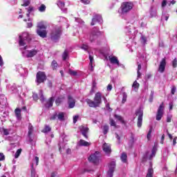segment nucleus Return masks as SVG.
Returning a JSON list of instances; mask_svg holds the SVG:
<instances>
[{
  "instance_id": "obj_36",
  "label": "nucleus",
  "mask_w": 177,
  "mask_h": 177,
  "mask_svg": "<svg viewBox=\"0 0 177 177\" xmlns=\"http://www.w3.org/2000/svg\"><path fill=\"white\" fill-rule=\"evenodd\" d=\"M63 100H64V97H58L55 100V103H56L57 106H59V104H60V103H62V102H63Z\"/></svg>"
},
{
  "instance_id": "obj_3",
  "label": "nucleus",
  "mask_w": 177,
  "mask_h": 177,
  "mask_svg": "<svg viewBox=\"0 0 177 177\" xmlns=\"http://www.w3.org/2000/svg\"><path fill=\"white\" fill-rule=\"evenodd\" d=\"M62 26H55L51 31L50 38L52 41H57L60 38L62 32Z\"/></svg>"
},
{
  "instance_id": "obj_61",
  "label": "nucleus",
  "mask_w": 177,
  "mask_h": 177,
  "mask_svg": "<svg viewBox=\"0 0 177 177\" xmlns=\"http://www.w3.org/2000/svg\"><path fill=\"white\" fill-rule=\"evenodd\" d=\"M0 66L2 67L3 66V59H2V56L0 55Z\"/></svg>"
},
{
  "instance_id": "obj_21",
  "label": "nucleus",
  "mask_w": 177,
  "mask_h": 177,
  "mask_svg": "<svg viewBox=\"0 0 177 177\" xmlns=\"http://www.w3.org/2000/svg\"><path fill=\"white\" fill-rule=\"evenodd\" d=\"M156 153H157V148L153 147L151 151V154L149 156V152H147L145 157L149 158V160H151L153 157H156Z\"/></svg>"
},
{
  "instance_id": "obj_47",
  "label": "nucleus",
  "mask_w": 177,
  "mask_h": 177,
  "mask_svg": "<svg viewBox=\"0 0 177 177\" xmlns=\"http://www.w3.org/2000/svg\"><path fill=\"white\" fill-rule=\"evenodd\" d=\"M69 74H70L71 75L75 76V75H77V71H73V70H71V69H69Z\"/></svg>"
},
{
  "instance_id": "obj_58",
  "label": "nucleus",
  "mask_w": 177,
  "mask_h": 177,
  "mask_svg": "<svg viewBox=\"0 0 177 177\" xmlns=\"http://www.w3.org/2000/svg\"><path fill=\"white\" fill-rule=\"evenodd\" d=\"M24 3L22 4V6H28V5H30V1H26V0H24Z\"/></svg>"
},
{
  "instance_id": "obj_32",
  "label": "nucleus",
  "mask_w": 177,
  "mask_h": 177,
  "mask_svg": "<svg viewBox=\"0 0 177 177\" xmlns=\"http://www.w3.org/2000/svg\"><path fill=\"white\" fill-rule=\"evenodd\" d=\"M154 173V171L152 168H149L148 169V172L147 174V177H153V174Z\"/></svg>"
},
{
  "instance_id": "obj_11",
  "label": "nucleus",
  "mask_w": 177,
  "mask_h": 177,
  "mask_svg": "<svg viewBox=\"0 0 177 177\" xmlns=\"http://www.w3.org/2000/svg\"><path fill=\"white\" fill-rule=\"evenodd\" d=\"M136 115H138L137 125L138 128L142 127V122H143V110L138 109L136 112Z\"/></svg>"
},
{
  "instance_id": "obj_5",
  "label": "nucleus",
  "mask_w": 177,
  "mask_h": 177,
  "mask_svg": "<svg viewBox=\"0 0 177 177\" xmlns=\"http://www.w3.org/2000/svg\"><path fill=\"white\" fill-rule=\"evenodd\" d=\"M27 42H30V35L27 32H24L19 35V46H26Z\"/></svg>"
},
{
  "instance_id": "obj_43",
  "label": "nucleus",
  "mask_w": 177,
  "mask_h": 177,
  "mask_svg": "<svg viewBox=\"0 0 177 177\" xmlns=\"http://www.w3.org/2000/svg\"><path fill=\"white\" fill-rule=\"evenodd\" d=\"M151 132H153V129L151 127L147 136L148 140H150V138H151Z\"/></svg>"
},
{
  "instance_id": "obj_54",
  "label": "nucleus",
  "mask_w": 177,
  "mask_h": 177,
  "mask_svg": "<svg viewBox=\"0 0 177 177\" xmlns=\"http://www.w3.org/2000/svg\"><path fill=\"white\" fill-rule=\"evenodd\" d=\"M28 136H30L32 133V126L30 125L28 127Z\"/></svg>"
},
{
  "instance_id": "obj_12",
  "label": "nucleus",
  "mask_w": 177,
  "mask_h": 177,
  "mask_svg": "<svg viewBox=\"0 0 177 177\" xmlns=\"http://www.w3.org/2000/svg\"><path fill=\"white\" fill-rule=\"evenodd\" d=\"M57 118L59 121H64V112L55 113L50 118V120H56Z\"/></svg>"
},
{
  "instance_id": "obj_28",
  "label": "nucleus",
  "mask_w": 177,
  "mask_h": 177,
  "mask_svg": "<svg viewBox=\"0 0 177 177\" xmlns=\"http://www.w3.org/2000/svg\"><path fill=\"white\" fill-rule=\"evenodd\" d=\"M28 13L26 14L27 17H30V15L34 12V7L29 6L26 8Z\"/></svg>"
},
{
  "instance_id": "obj_57",
  "label": "nucleus",
  "mask_w": 177,
  "mask_h": 177,
  "mask_svg": "<svg viewBox=\"0 0 177 177\" xmlns=\"http://www.w3.org/2000/svg\"><path fill=\"white\" fill-rule=\"evenodd\" d=\"M89 60H90V64L92 67V64H93V57H92V55H89Z\"/></svg>"
},
{
  "instance_id": "obj_6",
  "label": "nucleus",
  "mask_w": 177,
  "mask_h": 177,
  "mask_svg": "<svg viewBox=\"0 0 177 177\" xmlns=\"http://www.w3.org/2000/svg\"><path fill=\"white\" fill-rule=\"evenodd\" d=\"M46 81V75L45 72H38L36 75V82L39 84H42V82H45Z\"/></svg>"
},
{
  "instance_id": "obj_45",
  "label": "nucleus",
  "mask_w": 177,
  "mask_h": 177,
  "mask_svg": "<svg viewBox=\"0 0 177 177\" xmlns=\"http://www.w3.org/2000/svg\"><path fill=\"white\" fill-rule=\"evenodd\" d=\"M40 100L41 102H45V97H44V93L42 91H40Z\"/></svg>"
},
{
  "instance_id": "obj_8",
  "label": "nucleus",
  "mask_w": 177,
  "mask_h": 177,
  "mask_svg": "<svg viewBox=\"0 0 177 177\" xmlns=\"http://www.w3.org/2000/svg\"><path fill=\"white\" fill-rule=\"evenodd\" d=\"M38 53L37 50L35 49H32L30 50H24L22 52V56L24 57H27V58H30V57H34V56H37V54Z\"/></svg>"
},
{
  "instance_id": "obj_63",
  "label": "nucleus",
  "mask_w": 177,
  "mask_h": 177,
  "mask_svg": "<svg viewBox=\"0 0 177 177\" xmlns=\"http://www.w3.org/2000/svg\"><path fill=\"white\" fill-rule=\"evenodd\" d=\"M32 97H33L34 100H38V95L34 93L32 95Z\"/></svg>"
},
{
  "instance_id": "obj_51",
  "label": "nucleus",
  "mask_w": 177,
  "mask_h": 177,
  "mask_svg": "<svg viewBox=\"0 0 177 177\" xmlns=\"http://www.w3.org/2000/svg\"><path fill=\"white\" fill-rule=\"evenodd\" d=\"M82 3H84V5H89L91 3V0H81Z\"/></svg>"
},
{
  "instance_id": "obj_53",
  "label": "nucleus",
  "mask_w": 177,
  "mask_h": 177,
  "mask_svg": "<svg viewBox=\"0 0 177 177\" xmlns=\"http://www.w3.org/2000/svg\"><path fill=\"white\" fill-rule=\"evenodd\" d=\"M0 161H5V155L3 153H0Z\"/></svg>"
},
{
  "instance_id": "obj_29",
  "label": "nucleus",
  "mask_w": 177,
  "mask_h": 177,
  "mask_svg": "<svg viewBox=\"0 0 177 177\" xmlns=\"http://www.w3.org/2000/svg\"><path fill=\"white\" fill-rule=\"evenodd\" d=\"M138 79L142 77V73H140V70H142V65L138 62Z\"/></svg>"
},
{
  "instance_id": "obj_7",
  "label": "nucleus",
  "mask_w": 177,
  "mask_h": 177,
  "mask_svg": "<svg viewBox=\"0 0 177 177\" xmlns=\"http://www.w3.org/2000/svg\"><path fill=\"white\" fill-rule=\"evenodd\" d=\"M102 35V32L99 31V29H93L90 34L89 39L91 42H93V41H96L98 37Z\"/></svg>"
},
{
  "instance_id": "obj_4",
  "label": "nucleus",
  "mask_w": 177,
  "mask_h": 177,
  "mask_svg": "<svg viewBox=\"0 0 177 177\" xmlns=\"http://www.w3.org/2000/svg\"><path fill=\"white\" fill-rule=\"evenodd\" d=\"M37 34L41 38H46L48 32H46V26L44 22H39L37 24Z\"/></svg>"
},
{
  "instance_id": "obj_33",
  "label": "nucleus",
  "mask_w": 177,
  "mask_h": 177,
  "mask_svg": "<svg viewBox=\"0 0 177 177\" xmlns=\"http://www.w3.org/2000/svg\"><path fill=\"white\" fill-rule=\"evenodd\" d=\"M96 82L95 81H93V86H92V88H91V93H95V91H96Z\"/></svg>"
},
{
  "instance_id": "obj_30",
  "label": "nucleus",
  "mask_w": 177,
  "mask_h": 177,
  "mask_svg": "<svg viewBox=\"0 0 177 177\" xmlns=\"http://www.w3.org/2000/svg\"><path fill=\"white\" fill-rule=\"evenodd\" d=\"M50 131H52L50 127L46 125L44 129L42 130V132H44V133H48V132H50Z\"/></svg>"
},
{
  "instance_id": "obj_38",
  "label": "nucleus",
  "mask_w": 177,
  "mask_h": 177,
  "mask_svg": "<svg viewBox=\"0 0 177 177\" xmlns=\"http://www.w3.org/2000/svg\"><path fill=\"white\" fill-rule=\"evenodd\" d=\"M110 125L111 127H114V128H118V126L115 124V121L113 119H110Z\"/></svg>"
},
{
  "instance_id": "obj_9",
  "label": "nucleus",
  "mask_w": 177,
  "mask_h": 177,
  "mask_svg": "<svg viewBox=\"0 0 177 177\" xmlns=\"http://www.w3.org/2000/svg\"><path fill=\"white\" fill-rule=\"evenodd\" d=\"M100 160V153L96 151L95 153L91 155L88 158V161L93 164H98Z\"/></svg>"
},
{
  "instance_id": "obj_18",
  "label": "nucleus",
  "mask_w": 177,
  "mask_h": 177,
  "mask_svg": "<svg viewBox=\"0 0 177 177\" xmlns=\"http://www.w3.org/2000/svg\"><path fill=\"white\" fill-rule=\"evenodd\" d=\"M102 149L106 156H110V153H111V147L110 145H109V144L104 143Z\"/></svg>"
},
{
  "instance_id": "obj_26",
  "label": "nucleus",
  "mask_w": 177,
  "mask_h": 177,
  "mask_svg": "<svg viewBox=\"0 0 177 177\" xmlns=\"http://www.w3.org/2000/svg\"><path fill=\"white\" fill-rule=\"evenodd\" d=\"M0 104H1V106L6 105V97H5V95L0 96Z\"/></svg>"
},
{
  "instance_id": "obj_52",
  "label": "nucleus",
  "mask_w": 177,
  "mask_h": 177,
  "mask_svg": "<svg viewBox=\"0 0 177 177\" xmlns=\"http://www.w3.org/2000/svg\"><path fill=\"white\" fill-rule=\"evenodd\" d=\"M78 118H80V116L77 115L73 117V124H75L78 121Z\"/></svg>"
},
{
  "instance_id": "obj_22",
  "label": "nucleus",
  "mask_w": 177,
  "mask_h": 177,
  "mask_svg": "<svg viewBox=\"0 0 177 177\" xmlns=\"http://www.w3.org/2000/svg\"><path fill=\"white\" fill-rule=\"evenodd\" d=\"M55 102V99L53 98V97H51L47 102V103L46 104V107H47V109H49L50 107H52V106H53V102Z\"/></svg>"
},
{
  "instance_id": "obj_2",
  "label": "nucleus",
  "mask_w": 177,
  "mask_h": 177,
  "mask_svg": "<svg viewBox=\"0 0 177 177\" xmlns=\"http://www.w3.org/2000/svg\"><path fill=\"white\" fill-rule=\"evenodd\" d=\"M132 9H133V3L131 1L123 2L122 3L121 6L118 10V13L121 16H124V15L129 13Z\"/></svg>"
},
{
  "instance_id": "obj_55",
  "label": "nucleus",
  "mask_w": 177,
  "mask_h": 177,
  "mask_svg": "<svg viewBox=\"0 0 177 177\" xmlns=\"http://www.w3.org/2000/svg\"><path fill=\"white\" fill-rule=\"evenodd\" d=\"M175 92H176V87L173 86L171 88V95H175Z\"/></svg>"
},
{
  "instance_id": "obj_1",
  "label": "nucleus",
  "mask_w": 177,
  "mask_h": 177,
  "mask_svg": "<svg viewBox=\"0 0 177 177\" xmlns=\"http://www.w3.org/2000/svg\"><path fill=\"white\" fill-rule=\"evenodd\" d=\"M102 97L106 99V97H103V94L100 92H97L93 97V100L87 98L85 102L89 106V107H93V109H96V107H100V104H102Z\"/></svg>"
},
{
  "instance_id": "obj_13",
  "label": "nucleus",
  "mask_w": 177,
  "mask_h": 177,
  "mask_svg": "<svg viewBox=\"0 0 177 177\" xmlns=\"http://www.w3.org/2000/svg\"><path fill=\"white\" fill-rule=\"evenodd\" d=\"M109 169L107 172V176L113 177V174H114V169H115V162L113 161L109 163Z\"/></svg>"
},
{
  "instance_id": "obj_19",
  "label": "nucleus",
  "mask_w": 177,
  "mask_h": 177,
  "mask_svg": "<svg viewBox=\"0 0 177 177\" xmlns=\"http://www.w3.org/2000/svg\"><path fill=\"white\" fill-rule=\"evenodd\" d=\"M57 6L62 10V12H67V8H65V2L64 0H58Z\"/></svg>"
},
{
  "instance_id": "obj_50",
  "label": "nucleus",
  "mask_w": 177,
  "mask_h": 177,
  "mask_svg": "<svg viewBox=\"0 0 177 177\" xmlns=\"http://www.w3.org/2000/svg\"><path fill=\"white\" fill-rule=\"evenodd\" d=\"M82 49H83L84 50H88V49H89V46H88V45L86 44H83L81 46Z\"/></svg>"
},
{
  "instance_id": "obj_31",
  "label": "nucleus",
  "mask_w": 177,
  "mask_h": 177,
  "mask_svg": "<svg viewBox=\"0 0 177 177\" xmlns=\"http://www.w3.org/2000/svg\"><path fill=\"white\" fill-rule=\"evenodd\" d=\"M115 118L120 121L122 124H125V120H124V118H122L121 115H115Z\"/></svg>"
},
{
  "instance_id": "obj_37",
  "label": "nucleus",
  "mask_w": 177,
  "mask_h": 177,
  "mask_svg": "<svg viewBox=\"0 0 177 177\" xmlns=\"http://www.w3.org/2000/svg\"><path fill=\"white\" fill-rule=\"evenodd\" d=\"M51 66H52L53 70H56V68H57V62L56 61L53 60L51 64Z\"/></svg>"
},
{
  "instance_id": "obj_39",
  "label": "nucleus",
  "mask_w": 177,
  "mask_h": 177,
  "mask_svg": "<svg viewBox=\"0 0 177 177\" xmlns=\"http://www.w3.org/2000/svg\"><path fill=\"white\" fill-rule=\"evenodd\" d=\"M107 132H109V126L104 125L103 127V133H104V135H107Z\"/></svg>"
},
{
  "instance_id": "obj_14",
  "label": "nucleus",
  "mask_w": 177,
  "mask_h": 177,
  "mask_svg": "<svg viewBox=\"0 0 177 177\" xmlns=\"http://www.w3.org/2000/svg\"><path fill=\"white\" fill-rule=\"evenodd\" d=\"M167 66V59L165 58L162 59L159 68H158V72L159 73H164L165 71V66Z\"/></svg>"
},
{
  "instance_id": "obj_48",
  "label": "nucleus",
  "mask_w": 177,
  "mask_h": 177,
  "mask_svg": "<svg viewBox=\"0 0 177 177\" xmlns=\"http://www.w3.org/2000/svg\"><path fill=\"white\" fill-rule=\"evenodd\" d=\"M34 162H35L36 167H37V165H38V162H39V158H38V156H36L35 158V160H33L32 164H34Z\"/></svg>"
},
{
  "instance_id": "obj_41",
  "label": "nucleus",
  "mask_w": 177,
  "mask_h": 177,
  "mask_svg": "<svg viewBox=\"0 0 177 177\" xmlns=\"http://www.w3.org/2000/svg\"><path fill=\"white\" fill-rule=\"evenodd\" d=\"M31 176H35V169H34V163L31 165Z\"/></svg>"
},
{
  "instance_id": "obj_15",
  "label": "nucleus",
  "mask_w": 177,
  "mask_h": 177,
  "mask_svg": "<svg viewBox=\"0 0 177 177\" xmlns=\"http://www.w3.org/2000/svg\"><path fill=\"white\" fill-rule=\"evenodd\" d=\"M102 21H103V19H102V16L95 15L93 17L91 25L95 26L96 23H102Z\"/></svg>"
},
{
  "instance_id": "obj_60",
  "label": "nucleus",
  "mask_w": 177,
  "mask_h": 177,
  "mask_svg": "<svg viewBox=\"0 0 177 177\" xmlns=\"http://www.w3.org/2000/svg\"><path fill=\"white\" fill-rule=\"evenodd\" d=\"M111 89H113V85L109 84L107 86V91H109L110 92V91H111Z\"/></svg>"
},
{
  "instance_id": "obj_59",
  "label": "nucleus",
  "mask_w": 177,
  "mask_h": 177,
  "mask_svg": "<svg viewBox=\"0 0 177 177\" xmlns=\"http://www.w3.org/2000/svg\"><path fill=\"white\" fill-rule=\"evenodd\" d=\"M165 6H167V0H163L162 2V8H165Z\"/></svg>"
},
{
  "instance_id": "obj_49",
  "label": "nucleus",
  "mask_w": 177,
  "mask_h": 177,
  "mask_svg": "<svg viewBox=\"0 0 177 177\" xmlns=\"http://www.w3.org/2000/svg\"><path fill=\"white\" fill-rule=\"evenodd\" d=\"M3 135L6 136H8L9 135V129H3Z\"/></svg>"
},
{
  "instance_id": "obj_16",
  "label": "nucleus",
  "mask_w": 177,
  "mask_h": 177,
  "mask_svg": "<svg viewBox=\"0 0 177 177\" xmlns=\"http://www.w3.org/2000/svg\"><path fill=\"white\" fill-rule=\"evenodd\" d=\"M79 129H80V132L82 133V135H83V136H84V138H86V139H88L87 133L89 131V129L84 126H80V127H79Z\"/></svg>"
},
{
  "instance_id": "obj_62",
  "label": "nucleus",
  "mask_w": 177,
  "mask_h": 177,
  "mask_svg": "<svg viewBox=\"0 0 177 177\" xmlns=\"http://www.w3.org/2000/svg\"><path fill=\"white\" fill-rule=\"evenodd\" d=\"M164 139H165V135L163 134L160 140V143H162V145L164 143Z\"/></svg>"
},
{
  "instance_id": "obj_64",
  "label": "nucleus",
  "mask_w": 177,
  "mask_h": 177,
  "mask_svg": "<svg viewBox=\"0 0 177 177\" xmlns=\"http://www.w3.org/2000/svg\"><path fill=\"white\" fill-rule=\"evenodd\" d=\"M156 15L157 13L156 12L151 11V17H154Z\"/></svg>"
},
{
  "instance_id": "obj_24",
  "label": "nucleus",
  "mask_w": 177,
  "mask_h": 177,
  "mask_svg": "<svg viewBox=\"0 0 177 177\" xmlns=\"http://www.w3.org/2000/svg\"><path fill=\"white\" fill-rule=\"evenodd\" d=\"M15 111L17 120H20L21 118V109L17 108Z\"/></svg>"
},
{
  "instance_id": "obj_10",
  "label": "nucleus",
  "mask_w": 177,
  "mask_h": 177,
  "mask_svg": "<svg viewBox=\"0 0 177 177\" xmlns=\"http://www.w3.org/2000/svg\"><path fill=\"white\" fill-rule=\"evenodd\" d=\"M165 107V106H164V102H162L158 109V111H157V114H156V120L157 121H160L161 120V118H162V115H164Z\"/></svg>"
},
{
  "instance_id": "obj_25",
  "label": "nucleus",
  "mask_w": 177,
  "mask_h": 177,
  "mask_svg": "<svg viewBox=\"0 0 177 177\" xmlns=\"http://www.w3.org/2000/svg\"><path fill=\"white\" fill-rule=\"evenodd\" d=\"M140 84L138 83V81H135L132 84V89L135 91V92H138V89H139Z\"/></svg>"
},
{
  "instance_id": "obj_56",
  "label": "nucleus",
  "mask_w": 177,
  "mask_h": 177,
  "mask_svg": "<svg viewBox=\"0 0 177 177\" xmlns=\"http://www.w3.org/2000/svg\"><path fill=\"white\" fill-rule=\"evenodd\" d=\"M171 120H172V115H168L167 117V122H171Z\"/></svg>"
},
{
  "instance_id": "obj_44",
  "label": "nucleus",
  "mask_w": 177,
  "mask_h": 177,
  "mask_svg": "<svg viewBox=\"0 0 177 177\" xmlns=\"http://www.w3.org/2000/svg\"><path fill=\"white\" fill-rule=\"evenodd\" d=\"M20 154H21V149H18L15 153V158H19V156H20Z\"/></svg>"
},
{
  "instance_id": "obj_20",
  "label": "nucleus",
  "mask_w": 177,
  "mask_h": 177,
  "mask_svg": "<svg viewBox=\"0 0 177 177\" xmlns=\"http://www.w3.org/2000/svg\"><path fill=\"white\" fill-rule=\"evenodd\" d=\"M68 103L69 109H74L75 106V100L71 95L68 97Z\"/></svg>"
},
{
  "instance_id": "obj_34",
  "label": "nucleus",
  "mask_w": 177,
  "mask_h": 177,
  "mask_svg": "<svg viewBox=\"0 0 177 177\" xmlns=\"http://www.w3.org/2000/svg\"><path fill=\"white\" fill-rule=\"evenodd\" d=\"M38 9L39 12H45V10H46V6L44 4H41Z\"/></svg>"
},
{
  "instance_id": "obj_23",
  "label": "nucleus",
  "mask_w": 177,
  "mask_h": 177,
  "mask_svg": "<svg viewBox=\"0 0 177 177\" xmlns=\"http://www.w3.org/2000/svg\"><path fill=\"white\" fill-rule=\"evenodd\" d=\"M79 146H84V147H88L91 146V142H86L84 140H80L79 141Z\"/></svg>"
},
{
  "instance_id": "obj_40",
  "label": "nucleus",
  "mask_w": 177,
  "mask_h": 177,
  "mask_svg": "<svg viewBox=\"0 0 177 177\" xmlns=\"http://www.w3.org/2000/svg\"><path fill=\"white\" fill-rule=\"evenodd\" d=\"M127 97H128V95H127V93H122V103H125V102H127Z\"/></svg>"
},
{
  "instance_id": "obj_46",
  "label": "nucleus",
  "mask_w": 177,
  "mask_h": 177,
  "mask_svg": "<svg viewBox=\"0 0 177 177\" xmlns=\"http://www.w3.org/2000/svg\"><path fill=\"white\" fill-rule=\"evenodd\" d=\"M172 66L174 67V68H176V67H177V59L176 58H175L172 61Z\"/></svg>"
},
{
  "instance_id": "obj_17",
  "label": "nucleus",
  "mask_w": 177,
  "mask_h": 177,
  "mask_svg": "<svg viewBox=\"0 0 177 177\" xmlns=\"http://www.w3.org/2000/svg\"><path fill=\"white\" fill-rule=\"evenodd\" d=\"M109 59L111 64H117L118 67H120V66H121V64H120V61L118 60V58H117V57L109 56Z\"/></svg>"
},
{
  "instance_id": "obj_35",
  "label": "nucleus",
  "mask_w": 177,
  "mask_h": 177,
  "mask_svg": "<svg viewBox=\"0 0 177 177\" xmlns=\"http://www.w3.org/2000/svg\"><path fill=\"white\" fill-rule=\"evenodd\" d=\"M18 71L19 73V74H21V75H24V73H26V70L24 69V68L20 66L18 68Z\"/></svg>"
},
{
  "instance_id": "obj_27",
  "label": "nucleus",
  "mask_w": 177,
  "mask_h": 177,
  "mask_svg": "<svg viewBox=\"0 0 177 177\" xmlns=\"http://www.w3.org/2000/svg\"><path fill=\"white\" fill-rule=\"evenodd\" d=\"M127 158H128V156H127V153L125 152H123L120 156V159L122 160V162H127Z\"/></svg>"
},
{
  "instance_id": "obj_42",
  "label": "nucleus",
  "mask_w": 177,
  "mask_h": 177,
  "mask_svg": "<svg viewBox=\"0 0 177 177\" xmlns=\"http://www.w3.org/2000/svg\"><path fill=\"white\" fill-rule=\"evenodd\" d=\"M68 56V52L66 50L63 55H62V59L63 60H66L67 59V57Z\"/></svg>"
}]
</instances>
